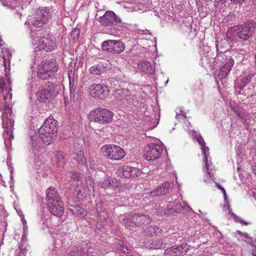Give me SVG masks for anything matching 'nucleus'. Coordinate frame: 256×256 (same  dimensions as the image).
Segmentation results:
<instances>
[{
	"label": "nucleus",
	"mask_w": 256,
	"mask_h": 256,
	"mask_svg": "<svg viewBox=\"0 0 256 256\" xmlns=\"http://www.w3.org/2000/svg\"><path fill=\"white\" fill-rule=\"evenodd\" d=\"M67 176L69 177L70 180H75L78 176V174L74 171H70L67 173Z\"/></svg>",
	"instance_id": "obj_37"
},
{
	"label": "nucleus",
	"mask_w": 256,
	"mask_h": 256,
	"mask_svg": "<svg viewBox=\"0 0 256 256\" xmlns=\"http://www.w3.org/2000/svg\"><path fill=\"white\" fill-rule=\"evenodd\" d=\"M188 249L186 244L175 246L166 248L164 254L169 256H182L186 254Z\"/></svg>",
	"instance_id": "obj_16"
},
{
	"label": "nucleus",
	"mask_w": 256,
	"mask_h": 256,
	"mask_svg": "<svg viewBox=\"0 0 256 256\" xmlns=\"http://www.w3.org/2000/svg\"><path fill=\"white\" fill-rule=\"evenodd\" d=\"M190 208L188 204H184L183 206L182 204L181 213L188 212L190 211Z\"/></svg>",
	"instance_id": "obj_42"
},
{
	"label": "nucleus",
	"mask_w": 256,
	"mask_h": 256,
	"mask_svg": "<svg viewBox=\"0 0 256 256\" xmlns=\"http://www.w3.org/2000/svg\"><path fill=\"white\" fill-rule=\"evenodd\" d=\"M216 186L217 188L222 192V194L226 198V194L224 188L222 186H221L219 184H216Z\"/></svg>",
	"instance_id": "obj_44"
},
{
	"label": "nucleus",
	"mask_w": 256,
	"mask_h": 256,
	"mask_svg": "<svg viewBox=\"0 0 256 256\" xmlns=\"http://www.w3.org/2000/svg\"><path fill=\"white\" fill-rule=\"evenodd\" d=\"M53 10L49 7H40L36 10V15L48 22L52 18Z\"/></svg>",
	"instance_id": "obj_18"
},
{
	"label": "nucleus",
	"mask_w": 256,
	"mask_h": 256,
	"mask_svg": "<svg viewBox=\"0 0 256 256\" xmlns=\"http://www.w3.org/2000/svg\"><path fill=\"white\" fill-rule=\"evenodd\" d=\"M113 40L104 41L102 44V48L103 50L112 53V49L113 46Z\"/></svg>",
	"instance_id": "obj_28"
},
{
	"label": "nucleus",
	"mask_w": 256,
	"mask_h": 256,
	"mask_svg": "<svg viewBox=\"0 0 256 256\" xmlns=\"http://www.w3.org/2000/svg\"><path fill=\"white\" fill-rule=\"evenodd\" d=\"M98 22L104 26L109 27L122 24L121 18L111 10L106 11L105 14L98 18Z\"/></svg>",
	"instance_id": "obj_10"
},
{
	"label": "nucleus",
	"mask_w": 256,
	"mask_h": 256,
	"mask_svg": "<svg viewBox=\"0 0 256 256\" xmlns=\"http://www.w3.org/2000/svg\"><path fill=\"white\" fill-rule=\"evenodd\" d=\"M58 70V64L54 58H47L38 66L37 74L42 80H47L54 76Z\"/></svg>",
	"instance_id": "obj_3"
},
{
	"label": "nucleus",
	"mask_w": 256,
	"mask_h": 256,
	"mask_svg": "<svg viewBox=\"0 0 256 256\" xmlns=\"http://www.w3.org/2000/svg\"><path fill=\"white\" fill-rule=\"evenodd\" d=\"M174 208V212H176L178 213H181V208L182 204L178 202H176V205Z\"/></svg>",
	"instance_id": "obj_41"
},
{
	"label": "nucleus",
	"mask_w": 256,
	"mask_h": 256,
	"mask_svg": "<svg viewBox=\"0 0 256 256\" xmlns=\"http://www.w3.org/2000/svg\"><path fill=\"white\" fill-rule=\"evenodd\" d=\"M26 250L25 249H21L19 252L18 256H25Z\"/></svg>",
	"instance_id": "obj_50"
},
{
	"label": "nucleus",
	"mask_w": 256,
	"mask_h": 256,
	"mask_svg": "<svg viewBox=\"0 0 256 256\" xmlns=\"http://www.w3.org/2000/svg\"><path fill=\"white\" fill-rule=\"evenodd\" d=\"M39 48L46 52H51L56 47V43L54 38L49 36H43L39 40Z\"/></svg>",
	"instance_id": "obj_15"
},
{
	"label": "nucleus",
	"mask_w": 256,
	"mask_h": 256,
	"mask_svg": "<svg viewBox=\"0 0 256 256\" xmlns=\"http://www.w3.org/2000/svg\"><path fill=\"white\" fill-rule=\"evenodd\" d=\"M218 2H220V4H224L226 0H216Z\"/></svg>",
	"instance_id": "obj_52"
},
{
	"label": "nucleus",
	"mask_w": 256,
	"mask_h": 256,
	"mask_svg": "<svg viewBox=\"0 0 256 256\" xmlns=\"http://www.w3.org/2000/svg\"><path fill=\"white\" fill-rule=\"evenodd\" d=\"M102 150L106 158L114 160H120L126 154L124 150L116 145L104 146Z\"/></svg>",
	"instance_id": "obj_8"
},
{
	"label": "nucleus",
	"mask_w": 256,
	"mask_h": 256,
	"mask_svg": "<svg viewBox=\"0 0 256 256\" xmlns=\"http://www.w3.org/2000/svg\"><path fill=\"white\" fill-rule=\"evenodd\" d=\"M162 144H150L146 148L144 154V158L147 160H154L159 158L162 152Z\"/></svg>",
	"instance_id": "obj_12"
},
{
	"label": "nucleus",
	"mask_w": 256,
	"mask_h": 256,
	"mask_svg": "<svg viewBox=\"0 0 256 256\" xmlns=\"http://www.w3.org/2000/svg\"><path fill=\"white\" fill-rule=\"evenodd\" d=\"M116 172L118 176L124 178H134L141 174V172L138 168L128 165H124L119 167Z\"/></svg>",
	"instance_id": "obj_11"
},
{
	"label": "nucleus",
	"mask_w": 256,
	"mask_h": 256,
	"mask_svg": "<svg viewBox=\"0 0 256 256\" xmlns=\"http://www.w3.org/2000/svg\"><path fill=\"white\" fill-rule=\"evenodd\" d=\"M17 212H18V214H19V216H24V215H22V212H21V211H20V212H18L17 210Z\"/></svg>",
	"instance_id": "obj_53"
},
{
	"label": "nucleus",
	"mask_w": 256,
	"mask_h": 256,
	"mask_svg": "<svg viewBox=\"0 0 256 256\" xmlns=\"http://www.w3.org/2000/svg\"><path fill=\"white\" fill-rule=\"evenodd\" d=\"M118 248L120 251L124 254H128L130 251V250H129L126 246L124 245H120V246L118 247Z\"/></svg>",
	"instance_id": "obj_39"
},
{
	"label": "nucleus",
	"mask_w": 256,
	"mask_h": 256,
	"mask_svg": "<svg viewBox=\"0 0 256 256\" xmlns=\"http://www.w3.org/2000/svg\"><path fill=\"white\" fill-rule=\"evenodd\" d=\"M90 247V243L75 246L68 252V256H91L92 252H89Z\"/></svg>",
	"instance_id": "obj_14"
},
{
	"label": "nucleus",
	"mask_w": 256,
	"mask_h": 256,
	"mask_svg": "<svg viewBox=\"0 0 256 256\" xmlns=\"http://www.w3.org/2000/svg\"><path fill=\"white\" fill-rule=\"evenodd\" d=\"M46 200L52 214L58 217L63 214L64 209L62 201L54 188H50L46 190Z\"/></svg>",
	"instance_id": "obj_2"
},
{
	"label": "nucleus",
	"mask_w": 256,
	"mask_h": 256,
	"mask_svg": "<svg viewBox=\"0 0 256 256\" xmlns=\"http://www.w3.org/2000/svg\"><path fill=\"white\" fill-rule=\"evenodd\" d=\"M237 26L239 39L242 41H246L254 34L256 28V22L252 20Z\"/></svg>",
	"instance_id": "obj_9"
},
{
	"label": "nucleus",
	"mask_w": 256,
	"mask_h": 256,
	"mask_svg": "<svg viewBox=\"0 0 256 256\" xmlns=\"http://www.w3.org/2000/svg\"><path fill=\"white\" fill-rule=\"evenodd\" d=\"M90 94L94 98L102 99L108 95L107 87L101 84H93L88 88Z\"/></svg>",
	"instance_id": "obj_13"
},
{
	"label": "nucleus",
	"mask_w": 256,
	"mask_h": 256,
	"mask_svg": "<svg viewBox=\"0 0 256 256\" xmlns=\"http://www.w3.org/2000/svg\"><path fill=\"white\" fill-rule=\"evenodd\" d=\"M113 117L112 112L108 109L101 108L90 111L88 115V118L90 122L102 124L111 122Z\"/></svg>",
	"instance_id": "obj_5"
},
{
	"label": "nucleus",
	"mask_w": 256,
	"mask_h": 256,
	"mask_svg": "<svg viewBox=\"0 0 256 256\" xmlns=\"http://www.w3.org/2000/svg\"><path fill=\"white\" fill-rule=\"evenodd\" d=\"M236 232L238 234H240V236H244L245 238H250V239L252 238H250L248 236V234L247 233H246V232H240V230H237Z\"/></svg>",
	"instance_id": "obj_46"
},
{
	"label": "nucleus",
	"mask_w": 256,
	"mask_h": 256,
	"mask_svg": "<svg viewBox=\"0 0 256 256\" xmlns=\"http://www.w3.org/2000/svg\"><path fill=\"white\" fill-rule=\"evenodd\" d=\"M100 185L102 187L105 188L111 185V180L108 178H104L102 181L100 182Z\"/></svg>",
	"instance_id": "obj_38"
},
{
	"label": "nucleus",
	"mask_w": 256,
	"mask_h": 256,
	"mask_svg": "<svg viewBox=\"0 0 256 256\" xmlns=\"http://www.w3.org/2000/svg\"><path fill=\"white\" fill-rule=\"evenodd\" d=\"M182 114H176V118L177 119L182 118L184 119L186 118V114L180 111Z\"/></svg>",
	"instance_id": "obj_48"
},
{
	"label": "nucleus",
	"mask_w": 256,
	"mask_h": 256,
	"mask_svg": "<svg viewBox=\"0 0 256 256\" xmlns=\"http://www.w3.org/2000/svg\"><path fill=\"white\" fill-rule=\"evenodd\" d=\"M112 48H111L112 54H120L124 51V44L120 40H113Z\"/></svg>",
	"instance_id": "obj_22"
},
{
	"label": "nucleus",
	"mask_w": 256,
	"mask_h": 256,
	"mask_svg": "<svg viewBox=\"0 0 256 256\" xmlns=\"http://www.w3.org/2000/svg\"><path fill=\"white\" fill-rule=\"evenodd\" d=\"M172 184L166 182L157 187L154 190L150 192L149 195L151 197L160 196L168 194L171 188Z\"/></svg>",
	"instance_id": "obj_17"
},
{
	"label": "nucleus",
	"mask_w": 256,
	"mask_h": 256,
	"mask_svg": "<svg viewBox=\"0 0 256 256\" xmlns=\"http://www.w3.org/2000/svg\"><path fill=\"white\" fill-rule=\"evenodd\" d=\"M58 94L57 86L50 82H48L45 86H42L37 92L36 97L40 102H46Z\"/></svg>",
	"instance_id": "obj_7"
},
{
	"label": "nucleus",
	"mask_w": 256,
	"mask_h": 256,
	"mask_svg": "<svg viewBox=\"0 0 256 256\" xmlns=\"http://www.w3.org/2000/svg\"><path fill=\"white\" fill-rule=\"evenodd\" d=\"M104 68L99 65H94L89 69L90 73L92 75H100L103 72Z\"/></svg>",
	"instance_id": "obj_29"
},
{
	"label": "nucleus",
	"mask_w": 256,
	"mask_h": 256,
	"mask_svg": "<svg viewBox=\"0 0 256 256\" xmlns=\"http://www.w3.org/2000/svg\"><path fill=\"white\" fill-rule=\"evenodd\" d=\"M134 222L136 224L140 225L148 223L150 221L149 218H147L145 215L142 214H133Z\"/></svg>",
	"instance_id": "obj_24"
},
{
	"label": "nucleus",
	"mask_w": 256,
	"mask_h": 256,
	"mask_svg": "<svg viewBox=\"0 0 256 256\" xmlns=\"http://www.w3.org/2000/svg\"><path fill=\"white\" fill-rule=\"evenodd\" d=\"M103 213L104 214H102V216H103L102 221V222H100V221L97 222L96 224V228L98 229L99 230H100L101 228H102L104 226V224L105 223H106V216H107V214H106L104 212H103Z\"/></svg>",
	"instance_id": "obj_33"
},
{
	"label": "nucleus",
	"mask_w": 256,
	"mask_h": 256,
	"mask_svg": "<svg viewBox=\"0 0 256 256\" xmlns=\"http://www.w3.org/2000/svg\"><path fill=\"white\" fill-rule=\"evenodd\" d=\"M176 201L174 202H170L166 206V210H168V213L172 212H174V208L175 207L176 203Z\"/></svg>",
	"instance_id": "obj_35"
},
{
	"label": "nucleus",
	"mask_w": 256,
	"mask_h": 256,
	"mask_svg": "<svg viewBox=\"0 0 256 256\" xmlns=\"http://www.w3.org/2000/svg\"><path fill=\"white\" fill-rule=\"evenodd\" d=\"M138 68L145 73L152 74L154 72L152 65L149 62L146 60L140 62L138 64Z\"/></svg>",
	"instance_id": "obj_21"
},
{
	"label": "nucleus",
	"mask_w": 256,
	"mask_h": 256,
	"mask_svg": "<svg viewBox=\"0 0 256 256\" xmlns=\"http://www.w3.org/2000/svg\"><path fill=\"white\" fill-rule=\"evenodd\" d=\"M76 160L78 164L80 165H83L86 162V160L84 158V152L83 151L80 150L78 152Z\"/></svg>",
	"instance_id": "obj_30"
},
{
	"label": "nucleus",
	"mask_w": 256,
	"mask_h": 256,
	"mask_svg": "<svg viewBox=\"0 0 256 256\" xmlns=\"http://www.w3.org/2000/svg\"><path fill=\"white\" fill-rule=\"evenodd\" d=\"M74 90H75V88L74 87V84H72V82H70V94H72V92L73 93L74 92Z\"/></svg>",
	"instance_id": "obj_49"
},
{
	"label": "nucleus",
	"mask_w": 256,
	"mask_h": 256,
	"mask_svg": "<svg viewBox=\"0 0 256 256\" xmlns=\"http://www.w3.org/2000/svg\"><path fill=\"white\" fill-rule=\"evenodd\" d=\"M220 44L221 42H220L218 40L216 42V46L217 51L221 53L217 55L216 58L218 60L220 58H225L223 62L224 64V66L220 68L218 74V78L220 80H222L226 78L234 64V60L231 56H226V55L224 54V52H226V50L224 48H220Z\"/></svg>",
	"instance_id": "obj_4"
},
{
	"label": "nucleus",
	"mask_w": 256,
	"mask_h": 256,
	"mask_svg": "<svg viewBox=\"0 0 256 256\" xmlns=\"http://www.w3.org/2000/svg\"><path fill=\"white\" fill-rule=\"evenodd\" d=\"M2 5L4 6H7L8 5L6 4L4 2H2Z\"/></svg>",
	"instance_id": "obj_54"
},
{
	"label": "nucleus",
	"mask_w": 256,
	"mask_h": 256,
	"mask_svg": "<svg viewBox=\"0 0 256 256\" xmlns=\"http://www.w3.org/2000/svg\"><path fill=\"white\" fill-rule=\"evenodd\" d=\"M116 98L120 100H126L128 101L130 97V93L126 89H118L116 90L114 94Z\"/></svg>",
	"instance_id": "obj_20"
},
{
	"label": "nucleus",
	"mask_w": 256,
	"mask_h": 256,
	"mask_svg": "<svg viewBox=\"0 0 256 256\" xmlns=\"http://www.w3.org/2000/svg\"><path fill=\"white\" fill-rule=\"evenodd\" d=\"M158 230L159 228L156 226H150L146 229V234L152 236L159 232Z\"/></svg>",
	"instance_id": "obj_31"
},
{
	"label": "nucleus",
	"mask_w": 256,
	"mask_h": 256,
	"mask_svg": "<svg viewBox=\"0 0 256 256\" xmlns=\"http://www.w3.org/2000/svg\"><path fill=\"white\" fill-rule=\"evenodd\" d=\"M238 28L236 26L230 28L226 32V38L231 42H236L239 39V34H238Z\"/></svg>",
	"instance_id": "obj_19"
},
{
	"label": "nucleus",
	"mask_w": 256,
	"mask_h": 256,
	"mask_svg": "<svg viewBox=\"0 0 256 256\" xmlns=\"http://www.w3.org/2000/svg\"><path fill=\"white\" fill-rule=\"evenodd\" d=\"M150 245V248H151L158 249L164 248L166 246V243L162 240L156 238L152 240Z\"/></svg>",
	"instance_id": "obj_25"
},
{
	"label": "nucleus",
	"mask_w": 256,
	"mask_h": 256,
	"mask_svg": "<svg viewBox=\"0 0 256 256\" xmlns=\"http://www.w3.org/2000/svg\"><path fill=\"white\" fill-rule=\"evenodd\" d=\"M252 171L254 173L256 174V164L252 166Z\"/></svg>",
	"instance_id": "obj_51"
},
{
	"label": "nucleus",
	"mask_w": 256,
	"mask_h": 256,
	"mask_svg": "<svg viewBox=\"0 0 256 256\" xmlns=\"http://www.w3.org/2000/svg\"><path fill=\"white\" fill-rule=\"evenodd\" d=\"M58 122L53 118H46L38 130L40 137L46 145L50 144L56 136Z\"/></svg>",
	"instance_id": "obj_1"
},
{
	"label": "nucleus",
	"mask_w": 256,
	"mask_h": 256,
	"mask_svg": "<svg viewBox=\"0 0 256 256\" xmlns=\"http://www.w3.org/2000/svg\"><path fill=\"white\" fill-rule=\"evenodd\" d=\"M202 147V154L204 156H207V152H208V150H209V148L208 147L206 146V145H204V146H201Z\"/></svg>",
	"instance_id": "obj_45"
},
{
	"label": "nucleus",
	"mask_w": 256,
	"mask_h": 256,
	"mask_svg": "<svg viewBox=\"0 0 256 256\" xmlns=\"http://www.w3.org/2000/svg\"><path fill=\"white\" fill-rule=\"evenodd\" d=\"M41 32V30H39L38 31H32L30 33V36L32 38V40H34V38L36 37L40 34V32Z\"/></svg>",
	"instance_id": "obj_43"
},
{
	"label": "nucleus",
	"mask_w": 256,
	"mask_h": 256,
	"mask_svg": "<svg viewBox=\"0 0 256 256\" xmlns=\"http://www.w3.org/2000/svg\"><path fill=\"white\" fill-rule=\"evenodd\" d=\"M196 139L201 146H204L206 145V142L200 135H198L196 138Z\"/></svg>",
	"instance_id": "obj_40"
},
{
	"label": "nucleus",
	"mask_w": 256,
	"mask_h": 256,
	"mask_svg": "<svg viewBox=\"0 0 256 256\" xmlns=\"http://www.w3.org/2000/svg\"><path fill=\"white\" fill-rule=\"evenodd\" d=\"M238 116L239 117H241L242 118V116H240V114H239V113L238 114Z\"/></svg>",
	"instance_id": "obj_55"
},
{
	"label": "nucleus",
	"mask_w": 256,
	"mask_h": 256,
	"mask_svg": "<svg viewBox=\"0 0 256 256\" xmlns=\"http://www.w3.org/2000/svg\"><path fill=\"white\" fill-rule=\"evenodd\" d=\"M256 82V76L254 73H250L244 77L235 80V88L242 90L247 85L248 86V92L244 91L245 94L250 96L253 94V88Z\"/></svg>",
	"instance_id": "obj_6"
},
{
	"label": "nucleus",
	"mask_w": 256,
	"mask_h": 256,
	"mask_svg": "<svg viewBox=\"0 0 256 256\" xmlns=\"http://www.w3.org/2000/svg\"><path fill=\"white\" fill-rule=\"evenodd\" d=\"M134 214L128 215L127 217L125 218L123 220V223L127 228H130L136 225L134 222Z\"/></svg>",
	"instance_id": "obj_26"
},
{
	"label": "nucleus",
	"mask_w": 256,
	"mask_h": 256,
	"mask_svg": "<svg viewBox=\"0 0 256 256\" xmlns=\"http://www.w3.org/2000/svg\"><path fill=\"white\" fill-rule=\"evenodd\" d=\"M14 138V137L12 136V138Z\"/></svg>",
	"instance_id": "obj_57"
},
{
	"label": "nucleus",
	"mask_w": 256,
	"mask_h": 256,
	"mask_svg": "<svg viewBox=\"0 0 256 256\" xmlns=\"http://www.w3.org/2000/svg\"><path fill=\"white\" fill-rule=\"evenodd\" d=\"M228 210L229 214H230L231 216L235 221H236V222H239L240 223H244V225H248V222L242 220V218H238L236 214L232 213V209L230 208V205H228Z\"/></svg>",
	"instance_id": "obj_32"
},
{
	"label": "nucleus",
	"mask_w": 256,
	"mask_h": 256,
	"mask_svg": "<svg viewBox=\"0 0 256 256\" xmlns=\"http://www.w3.org/2000/svg\"><path fill=\"white\" fill-rule=\"evenodd\" d=\"M70 210L74 215L79 218L84 217L86 215V212L78 205L74 206V209H70Z\"/></svg>",
	"instance_id": "obj_27"
},
{
	"label": "nucleus",
	"mask_w": 256,
	"mask_h": 256,
	"mask_svg": "<svg viewBox=\"0 0 256 256\" xmlns=\"http://www.w3.org/2000/svg\"><path fill=\"white\" fill-rule=\"evenodd\" d=\"M206 0V1H210V2L212 1V0Z\"/></svg>",
	"instance_id": "obj_56"
},
{
	"label": "nucleus",
	"mask_w": 256,
	"mask_h": 256,
	"mask_svg": "<svg viewBox=\"0 0 256 256\" xmlns=\"http://www.w3.org/2000/svg\"><path fill=\"white\" fill-rule=\"evenodd\" d=\"M28 22L36 28H40L47 23L44 20L40 18V17L36 14L33 18L28 20Z\"/></svg>",
	"instance_id": "obj_23"
},
{
	"label": "nucleus",
	"mask_w": 256,
	"mask_h": 256,
	"mask_svg": "<svg viewBox=\"0 0 256 256\" xmlns=\"http://www.w3.org/2000/svg\"><path fill=\"white\" fill-rule=\"evenodd\" d=\"M0 88L3 92L6 91V92H8L10 88L8 87V84L4 80L0 79Z\"/></svg>",
	"instance_id": "obj_34"
},
{
	"label": "nucleus",
	"mask_w": 256,
	"mask_h": 256,
	"mask_svg": "<svg viewBox=\"0 0 256 256\" xmlns=\"http://www.w3.org/2000/svg\"><path fill=\"white\" fill-rule=\"evenodd\" d=\"M80 30L78 28H74L71 32V36L74 40H78L80 36Z\"/></svg>",
	"instance_id": "obj_36"
},
{
	"label": "nucleus",
	"mask_w": 256,
	"mask_h": 256,
	"mask_svg": "<svg viewBox=\"0 0 256 256\" xmlns=\"http://www.w3.org/2000/svg\"><path fill=\"white\" fill-rule=\"evenodd\" d=\"M204 161L205 163V164H204V167L206 169V170H208V155L207 156H204Z\"/></svg>",
	"instance_id": "obj_47"
}]
</instances>
